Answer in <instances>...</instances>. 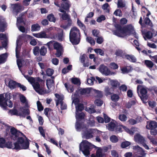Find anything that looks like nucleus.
<instances>
[{
  "label": "nucleus",
  "mask_w": 157,
  "mask_h": 157,
  "mask_svg": "<svg viewBox=\"0 0 157 157\" xmlns=\"http://www.w3.org/2000/svg\"><path fill=\"white\" fill-rule=\"evenodd\" d=\"M12 138L14 140L17 139V142L14 143V148L16 149H27L29 147V143L26 137L21 133L18 132L14 128L10 129Z\"/></svg>",
  "instance_id": "1"
},
{
  "label": "nucleus",
  "mask_w": 157,
  "mask_h": 157,
  "mask_svg": "<svg viewBox=\"0 0 157 157\" xmlns=\"http://www.w3.org/2000/svg\"><path fill=\"white\" fill-rule=\"evenodd\" d=\"M115 27L116 29L113 31V34L119 37H124L132 34L135 38H138V36L135 32L132 25H129L125 28H122L120 25L116 24Z\"/></svg>",
  "instance_id": "2"
},
{
  "label": "nucleus",
  "mask_w": 157,
  "mask_h": 157,
  "mask_svg": "<svg viewBox=\"0 0 157 157\" xmlns=\"http://www.w3.org/2000/svg\"><path fill=\"white\" fill-rule=\"evenodd\" d=\"M25 77L32 85L35 91L40 94H43L45 93L43 87L44 85V81L38 77L36 79L28 75H24Z\"/></svg>",
  "instance_id": "3"
},
{
  "label": "nucleus",
  "mask_w": 157,
  "mask_h": 157,
  "mask_svg": "<svg viewBox=\"0 0 157 157\" xmlns=\"http://www.w3.org/2000/svg\"><path fill=\"white\" fill-rule=\"evenodd\" d=\"M81 130H82V136L83 139H89L94 137L95 133L97 132L98 133L101 132L96 129L88 128L85 125L80 126Z\"/></svg>",
  "instance_id": "4"
},
{
  "label": "nucleus",
  "mask_w": 157,
  "mask_h": 157,
  "mask_svg": "<svg viewBox=\"0 0 157 157\" xmlns=\"http://www.w3.org/2000/svg\"><path fill=\"white\" fill-rule=\"evenodd\" d=\"M10 94L6 93L5 94V96L2 94H0V106L3 108V110L8 109L7 106L10 108L13 107V103L10 100Z\"/></svg>",
  "instance_id": "5"
},
{
  "label": "nucleus",
  "mask_w": 157,
  "mask_h": 157,
  "mask_svg": "<svg viewBox=\"0 0 157 157\" xmlns=\"http://www.w3.org/2000/svg\"><path fill=\"white\" fill-rule=\"evenodd\" d=\"M80 35L79 30L77 28L73 27L71 29L69 34V38L73 44L76 45L79 43Z\"/></svg>",
  "instance_id": "6"
},
{
  "label": "nucleus",
  "mask_w": 157,
  "mask_h": 157,
  "mask_svg": "<svg viewBox=\"0 0 157 157\" xmlns=\"http://www.w3.org/2000/svg\"><path fill=\"white\" fill-rule=\"evenodd\" d=\"M95 146L86 140H83L79 145V150L84 155L87 156L90 154V151Z\"/></svg>",
  "instance_id": "7"
},
{
  "label": "nucleus",
  "mask_w": 157,
  "mask_h": 157,
  "mask_svg": "<svg viewBox=\"0 0 157 157\" xmlns=\"http://www.w3.org/2000/svg\"><path fill=\"white\" fill-rule=\"evenodd\" d=\"M76 91L74 95H72V104L74 103L75 105L76 112L75 117H77L78 113L79 112H81L84 109L83 105L82 104H78L79 102V99L78 98V94H77Z\"/></svg>",
  "instance_id": "8"
},
{
  "label": "nucleus",
  "mask_w": 157,
  "mask_h": 157,
  "mask_svg": "<svg viewBox=\"0 0 157 157\" xmlns=\"http://www.w3.org/2000/svg\"><path fill=\"white\" fill-rule=\"evenodd\" d=\"M139 90L140 92V98L144 103H146L147 98V90L143 86L140 85L137 87V92L138 93Z\"/></svg>",
  "instance_id": "9"
},
{
  "label": "nucleus",
  "mask_w": 157,
  "mask_h": 157,
  "mask_svg": "<svg viewBox=\"0 0 157 157\" xmlns=\"http://www.w3.org/2000/svg\"><path fill=\"white\" fill-rule=\"evenodd\" d=\"M134 151V157H145L146 154L143 149L138 145L132 147Z\"/></svg>",
  "instance_id": "10"
},
{
  "label": "nucleus",
  "mask_w": 157,
  "mask_h": 157,
  "mask_svg": "<svg viewBox=\"0 0 157 157\" xmlns=\"http://www.w3.org/2000/svg\"><path fill=\"white\" fill-rule=\"evenodd\" d=\"M55 96L56 98V99H55L56 106H57L58 105L60 104L61 105V109L62 110L66 109L67 105L63 101L64 98L63 96H60L57 94H56Z\"/></svg>",
  "instance_id": "11"
},
{
  "label": "nucleus",
  "mask_w": 157,
  "mask_h": 157,
  "mask_svg": "<svg viewBox=\"0 0 157 157\" xmlns=\"http://www.w3.org/2000/svg\"><path fill=\"white\" fill-rule=\"evenodd\" d=\"M27 11L24 13H21L19 16V17L17 18V25L19 30L22 33H25L26 30L25 27L22 26L20 25L19 24L23 22L22 17L25 13H26Z\"/></svg>",
  "instance_id": "12"
},
{
  "label": "nucleus",
  "mask_w": 157,
  "mask_h": 157,
  "mask_svg": "<svg viewBox=\"0 0 157 157\" xmlns=\"http://www.w3.org/2000/svg\"><path fill=\"white\" fill-rule=\"evenodd\" d=\"M11 6L13 13H16L17 14L19 12L24 10V7L19 3L11 4Z\"/></svg>",
  "instance_id": "13"
},
{
  "label": "nucleus",
  "mask_w": 157,
  "mask_h": 157,
  "mask_svg": "<svg viewBox=\"0 0 157 157\" xmlns=\"http://www.w3.org/2000/svg\"><path fill=\"white\" fill-rule=\"evenodd\" d=\"M84 116L85 114L83 113H78L77 117H76L77 121L75 124V128L77 131H79L81 130V128L79 127L84 125L82 124H79L78 120L83 119Z\"/></svg>",
  "instance_id": "14"
},
{
  "label": "nucleus",
  "mask_w": 157,
  "mask_h": 157,
  "mask_svg": "<svg viewBox=\"0 0 157 157\" xmlns=\"http://www.w3.org/2000/svg\"><path fill=\"white\" fill-rule=\"evenodd\" d=\"M134 141L139 144H143V143L146 142L144 138L139 134H136L134 137Z\"/></svg>",
  "instance_id": "15"
},
{
  "label": "nucleus",
  "mask_w": 157,
  "mask_h": 157,
  "mask_svg": "<svg viewBox=\"0 0 157 157\" xmlns=\"http://www.w3.org/2000/svg\"><path fill=\"white\" fill-rule=\"evenodd\" d=\"M100 72L103 75L106 76L110 75V71L107 67L104 65H101L99 67Z\"/></svg>",
  "instance_id": "16"
},
{
  "label": "nucleus",
  "mask_w": 157,
  "mask_h": 157,
  "mask_svg": "<svg viewBox=\"0 0 157 157\" xmlns=\"http://www.w3.org/2000/svg\"><path fill=\"white\" fill-rule=\"evenodd\" d=\"M51 28H49L48 29L46 30V32H41L37 33H33V35L38 38H48L47 35L46 33V32H48L49 30H51Z\"/></svg>",
  "instance_id": "17"
},
{
  "label": "nucleus",
  "mask_w": 157,
  "mask_h": 157,
  "mask_svg": "<svg viewBox=\"0 0 157 157\" xmlns=\"http://www.w3.org/2000/svg\"><path fill=\"white\" fill-rule=\"evenodd\" d=\"M71 6V3L69 1L62 2L59 9H62L65 10H69Z\"/></svg>",
  "instance_id": "18"
},
{
  "label": "nucleus",
  "mask_w": 157,
  "mask_h": 157,
  "mask_svg": "<svg viewBox=\"0 0 157 157\" xmlns=\"http://www.w3.org/2000/svg\"><path fill=\"white\" fill-rule=\"evenodd\" d=\"M146 127L147 129H155L157 127V123L154 121H152L149 122H147Z\"/></svg>",
  "instance_id": "19"
},
{
  "label": "nucleus",
  "mask_w": 157,
  "mask_h": 157,
  "mask_svg": "<svg viewBox=\"0 0 157 157\" xmlns=\"http://www.w3.org/2000/svg\"><path fill=\"white\" fill-rule=\"evenodd\" d=\"M125 57L127 59L132 62L135 63L136 61V58L132 55L127 54L125 55Z\"/></svg>",
  "instance_id": "20"
},
{
  "label": "nucleus",
  "mask_w": 157,
  "mask_h": 157,
  "mask_svg": "<svg viewBox=\"0 0 157 157\" xmlns=\"http://www.w3.org/2000/svg\"><path fill=\"white\" fill-rule=\"evenodd\" d=\"M59 11L63 13L62 15V18L63 20H67L70 18V16L66 13V12L65 10L62 9H59Z\"/></svg>",
  "instance_id": "21"
},
{
  "label": "nucleus",
  "mask_w": 157,
  "mask_h": 157,
  "mask_svg": "<svg viewBox=\"0 0 157 157\" xmlns=\"http://www.w3.org/2000/svg\"><path fill=\"white\" fill-rule=\"evenodd\" d=\"M7 57V53L0 55V65L4 63L6 61Z\"/></svg>",
  "instance_id": "22"
},
{
  "label": "nucleus",
  "mask_w": 157,
  "mask_h": 157,
  "mask_svg": "<svg viewBox=\"0 0 157 157\" xmlns=\"http://www.w3.org/2000/svg\"><path fill=\"white\" fill-rule=\"evenodd\" d=\"M46 84L47 88L48 89H50L52 87L54 86V81L52 79H48L46 81Z\"/></svg>",
  "instance_id": "23"
},
{
  "label": "nucleus",
  "mask_w": 157,
  "mask_h": 157,
  "mask_svg": "<svg viewBox=\"0 0 157 157\" xmlns=\"http://www.w3.org/2000/svg\"><path fill=\"white\" fill-rule=\"evenodd\" d=\"M9 114H10L11 116L15 115L17 116H23L20 112H18L16 109H10L8 112Z\"/></svg>",
  "instance_id": "24"
},
{
  "label": "nucleus",
  "mask_w": 157,
  "mask_h": 157,
  "mask_svg": "<svg viewBox=\"0 0 157 157\" xmlns=\"http://www.w3.org/2000/svg\"><path fill=\"white\" fill-rule=\"evenodd\" d=\"M132 69V68L130 66H127L122 67L121 69L122 73L123 74L127 73L131 71Z\"/></svg>",
  "instance_id": "25"
},
{
  "label": "nucleus",
  "mask_w": 157,
  "mask_h": 157,
  "mask_svg": "<svg viewBox=\"0 0 157 157\" xmlns=\"http://www.w3.org/2000/svg\"><path fill=\"white\" fill-rule=\"evenodd\" d=\"M64 86L69 92L71 93L74 91L73 86L69 83H65Z\"/></svg>",
  "instance_id": "26"
},
{
  "label": "nucleus",
  "mask_w": 157,
  "mask_h": 157,
  "mask_svg": "<svg viewBox=\"0 0 157 157\" xmlns=\"http://www.w3.org/2000/svg\"><path fill=\"white\" fill-rule=\"evenodd\" d=\"M102 149L100 148H98L96 151V155L92 154L90 157H102Z\"/></svg>",
  "instance_id": "27"
},
{
  "label": "nucleus",
  "mask_w": 157,
  "mask_h": 157,
  "mask_svg": "<svg viewBox=\"0 0 157 157\" xmlns=\"http://www.w3.org/2000/svg\"><path fill=\"white\" fill-rule=\"evenodd\" d=\"M82 95H86L88 94L90 92V88H86L84 89H81L79 91Z\"/></svg>",
  "instance_id": "28"
},
{
  "label": "nucleus",
  "mask_w": 157,
  "mask_h": 157,
  "mask_svg": "<svg viewBox=\"0 0 157 157\" xmlns=\"http://www.w3.org/2000/svg\"><path fill=\"white\" fill-rule=\"evenodd\" d=\"M40 28V27L38 24H33L31 26V31L32 32L38 31Z\"/></svg>",
  "instance_id": "29"
},
{
  "label": "nucleus",
  "mask_w": 157,
  "mask_h": 157,
  "mask_svg": "<svg viewBox=\"0 0 157 157\" xmlns=\"http://www.w3.org/2000/svg\"><path fill=\"white\" fill-rule=\"evenodd\" d=\"M15 81L10 80L9 82L8 86L11 89H13L17 86V84Z\"/></svg>",
  "instance_id": "30"
},
{
  "label": "nucleus",
  "mask_w": 157,
  "mask_h": 157,
  "mask_svg": "<svg viewBox=\"0 0 157 157\" xmlns=\"http://www.w3.org/2000/svg\"><path fill=\"white\" fill-rule=\"evenodd\" d=\"M95 106L94 105H91L90 107L87 108L86 109V110L90 113H94L96 112L95 110Z\"/></svg>",
  "instance_id": "31"
},
{
  "label": "nucleus",
  "mask_w": 157,
  "mask_h": 157,
  "mask_svg": "<svg viewBox=\"0 0 157 157\" xmlns=\"http://www.w3.org/2000/svg\"><path fill=\"white\" fill-rule=\"evenodd\" d=\"M19 96L21 101L23 103L25 104V105H26L27 103V101L26 98L24 95L21 94H20Z\"/></svg>",
  "instance_id": "32"
},
{
  "label": "nucleus",
  "mask_w": 157,
  "mask_h": 157,
  "mask_svg": "<svg viewBox=\"0 0 157 157\" xmlns=\"http://www.w3.org/2000/svg\"><path fill=\"white\" fill-rule=\"evenodd\" d=\"M144 62L147 67L150 69L152 68L154 65L153 63L152 62V61L150 60H145Z\"/></svg>",
  "instance_id": "33"
},
{
  "label": "nucleus",
  "mask_w": 157,
  "mask_h": 157,
  "mask_svg": "<svg viewBox=\"0 0 157 157\" xmlns=\"http://www.w3.org/2000/svg\"><path fill=\"white\" fill-rule=\"evenodd\" d=\"M47 52V49L45 46H42L40 50V53L41 56H45Z\"/></svg>",
  "instance_id": "34"
},
{
  "label": "nucleus",
  "mask_w": 157,
  "mask_h": 157,
  "mask_svg": "<svg viewBox=\"0 0 157 157\" xmlns=\"http://www.w3.org/2000/svg\"><path fill=\"white\" fill-rule=\"evenodd\" d=\"M116 125L115 123L111 122L108 124V128L109 130L113 131L116 127Z\"/></svg>",
  "instance_id": "35"
},
{
  "label": "nucleus",
  "mask_w": 157,
  "mask_h": 157,
  "mask_svg": "<svg viewBox=\"0 0 157 157\" xmlns=\"http://www.w3.org/2000/svg\"><path fill=\"white\" fill-rule=\"evenodd\" d=\"M6 27V23L0 19V31L3 32L5 30V28Z\"/></svg>",
  "instance_id": "36"
},
{
  "label": "nucleus",
  "mask_w": 157,
  "mask_h": 157,
  "mask_svg": "<svg viewBox=\"0 0 157 157\" xmlns=\"http://www.w3.org/2000/svg\"><path fill=\"white\" fill-rule=\"evenodd\" d=\"M120 98L119 96L116 94H113L111 96V99L113 101H117Z\"/></svg>",
  "instance_id": "37"
},
{
  "label": "nucleus",
  "mask_w": 157,
  "mask_h": 157,
  "mask_svg": "<svg viewBox=\"0 0 157 157\" xmlns=\"http://www.w3.org/2000/svg\"><path fill=\"white\" fill-rule=\"evenodd\" d=\"M6 146V142L5 139L0 137V147L3 148Z\"/></svg>",
  "instance_id": "38"
},
{
  "label": "nucleus",
  "mask_w": 157,
  "mask_h": 157,
  "mask_svg": "<svg viewBox=\"0 0 157 157\" xmlns=\"http://www.w3.org/2000/svg\"><path fill=\"white\" fill-rule=\"evenodd\" d=\"M119 119L121 121L124 122L127 119L126 116L124 114H120L118 117Z\"/></svg>",
  "instance_id": "39"
},
{
  "label": "nucleus",
  "mask_w": 157,
  "mask_h": 157,
  "mask_svg": "<svg viewBox=\"0 0 157 157\" xmlns=\"http://www.w3.org/2000/svg\"><path fill=\"white\" fill-rule=\"evenodd\" d=\"M54 49L57 50H61L62 48L61 45L58 42H55L54 44Z\"/></svg>",
  "instance_id": "40"
},
{
  "label": "nucleus",
  "mask_w": 157,
  "mask_h": 157,
  "mask_svg": "<svg viewBox=\"0 0 157 157\" xmlns=\"http://www.w3.org/2000/svg\"><path fill=\"white\" fill-rule=\"evenodd\" d=\"M109 5L108 3H105L102 6V8L106 13H109Z\"/></svg>",
  "instance_id": "41"
},
{
  "label": "nucleus",
  "mask_w": 157,
  "mask_h": 157,
  "mask_svg": "<svg viewBox=\"0 0 157 157\" xmlns=\"http://www.w3.org/2000/svg\"><path fill=\"white\" fill-rule=\"evenodd\" d=\"M47 18L50 21L55 22L56 21V18L54 15L52 14H51L48 15L47 16Z\"/></svg>",
  "instance_id": "42"
},
{
  "label": "nucleus",
  "mask_w": 157,
  "mask_h": 157,
  "mask_svg": "<svg viewBox=\"0 0 157 157\" xmlns=\"http://www.w3.org/2000/svg\"><path fill=\"white\" fill-rule=\"evenodd\" d=\"M86 40L92 45H94L95 44V41L91 37H87L86 38Z\"/></svg>",
  "instance_id": "43"
},
{
  "label": "nucleus",
  "mask_w": 157,
  "mask_h": 157,
  "mask_svg": "<svg viewBox=\"0 0 157 157\" xmlns=\"http://www.w3.org/2000/svg\"><path fill=\"white\" fill-rule=\"evenodd\" d=\"M95 96L98 98H101L103 94L101 91L96 90H94Z\"/></svg>",
  "instance_id": "44"
},
{
  "label": "nucleus",
  "mask_w": 157,
  "mask_h": 157,
  "mask_svg": "<svg viewBox=\"0 0 157 157\" xmlns=\"http://www.w3.org/2000/svg\"><path fill=\"white\" fill-rule=\"evenodd\" d=\"M131 144V143L128 141H126L122 142L121 144V147L122 148H126Z\"/></svg>",
  "instance_id": "45"
},
{
  "label": "nucleus",
  "mask_w": 157,
  "mask_h": 157,
  "mask_svg": "<svg viewBox=\"0 0 157 157\" xmlns=\"http://www.w3.org/2000/svg\"><path fill=\"white\" fill-rule=\"evenodd\" d=\"M144 22L147 25H149L151 27L152 26V23L149 18L147 17H146L145 18Z\"/></svg>",
  "instance_id": "46"
},
{
  "label": "nucleus",
  "mask_w": 157,
  "mask_h": 157,
  "mask_svg": "<svg viewBox=\"0 0 157 157\" xmlns=\"http://www.w3.org/2000/svg\"><path fill=\"white\" fill-rule=\"evenodd\" d=\"M71 81L74 84L77 85L80 84V81L79 79L76 78H71Z\"/></svg>",
  "instance_id": "47"
},
{
  "label": "nucleus",
  "mask_w": 157,
  "mask_h": 157,
  "mask_svg": "<svg viewBox=\"0 0 157 157\" xmlns=\"http://www.w3.org/2000/svg\"><path fill=\"white\" fill-rule=\"evenodd\" d=\"M110 140L113 143H116L118 140V139L115 135H112L110 138Z\"/></svg>",
  "instance_id": "48"
},
{
  "label": "nucleus",
  "mask_w": 157,
  "mask_h": 157,
  "mask_svg": "<svg viewBox=\"0 0 157 157\" xmlns=\"http://www.w3.org/2000/svg\"><path fill=\"white\" fill-rule=\"evenodd\" d=\"M125 3L122 0H118L117 2V6L118 8H123L125 6Z\"/></svg>",
  "instance_id": "49"
},
{
  "label": "nucleus",
  "mask_w": 157,
  "mask_h": 157,
  "mask_svg": "<svg viewBox=\"0 0 157 157\" xmlns=\"http://www.w3.org/2000/svg\"><path fill=\"white\" fill-rule=\"evenodd\" d=\"M106 19L105 17L103 15H101L98 17L97 19V21L98 23H100L102 21L105 20Z\"/></svg>",
  "instance_id": "50"
},
{
  "label": "nucleus",
  "mask_w": 157,
  "mask_h": 157,
  "mask_svg": "<svg viewBox=\"0 0 157 157\" xmlns=\"http://www.w3.org/2000/svg\"><path fill=\"white\" fill-rule=\"evenodd\" d=\"M95 80V78L93 77H90V78H88L87 82L88 84L90 85H92L94 84V82Z\"/></svg>",
  "instance_id": "51"
},
{
  "label": "nucleus",
  "mask_w": 157,
  "mask_h": 157,
  "mask_svg": "<svg viewBox=\"0 0 157 157\" xmlns=\"http://www.w3.org/2000/svg\"><path fill=\"white\" fill-rule=\"evenodd\" d=\"M33 52L34 54L36 56L39 54L40 52L39 47L38 46H36L33 49Z\"/></svg>",
  "instance_id": "52"
},
{
  "label": "nucleus",
  "mask_w": 157,
  "mask_h": 157,
  "mask_svg": "<svg viewBox=\"0 0 157 157\" xmlns=\"http://www.w3.org/2000/svg\"><path fill=\"white\" fill-rule=\"evenodd\" d=\"M94 51L95 53L97 54H99L101 56H103L104 55V51L101 49H95L94 50Z\"/></svg>",
  "instance_id": "53"
},
{
  "label": "nucleus",
  "mask_w": 157,
  "mask_h": 157,
  "mask_svg": "<svg viewBox=\"0 0 157 157\" xmlns=\"http://www.w3.org/2000/svg\"><path fill=\"white\" fill-rule=\"evenodd\" d=\"M29 109H25L23 110L22 113H21L23 116H20L25 117L26 115L29 114Z\"/></svg>",
  "instance_id": "54"
},
{
  "label": "nucleus",
  "mask_w": 157,
  "mask_h": 157,
  "mask_svg": "<svg viewBox=\"0 0 157 157\" xmlns=\"http://www.w3.org/2000/svg\"><path fill=\"white\" fill-rule=\"evenodd\" d=\"M54 41H51L44 45H47L48 47V49L50 50L52 48V46H54Z\"/></svg>",
  "instance_id": "55"
},
{
  "label": "nucleus",
  "mask_w": 157,
  "mask_h": 157,
  "mask_svg": "<svg viewBox=\"0 0 157 157\" xmlns=\"http://www.w3.org/2000/svg\"><path fill=\"white\" fill-rule=\"evenodd\" d=\"M54 70L51 68H48L46 71V74L48 76H52L54 73Z\"/></svg>",
  "instance_id": "56"
},
{
  "label": "nucleus",
  "mask_w": 157,
  "mask_h": 157,
  "mask_svg": "<svg viewBox=\"0 0 157 157\" xmlns=\"http://www.w3.org/2000/svg\"><path fill=\"white\" fill-rule=\"evenodd\" d=\"M114 14L116 16H119V17H121L122 16V13L120 10L117 9L116 10L114 13Z\"/></svg>",
  "instance_id": "57"
},
{
  "label": "nucleus",
  "mask_w": 157,
  "mask_h": 157,
  "mask_svg": "<svg viewBox=\"0 0 157 157\" xmlns=\"http://www.w3.org/2000/svg\"><path fill=\"white\" fill-rule=\"evenodd\" d=\"M36 104L38 110L40 111L43 110V107L40 102L39 101H38L37 102Z\"/></svg>",
  "instance_id": "58"
},
{
  "label": "nucleus",
  "mask_w": 157,
  "mask_h": 157,
  "mask_svg": "<svg viewBox=\"0 0 157 157\" xmlns=\"http://www.w3.org/2000/svg\"><path fill=\"white\" fill-rule=\"evenodd\" d=\"M121 128H123L124 129L125 131L127 132L128 133H129L130 134L132 135L133 134V132L130 131L129 129H128L127 127H126L125 126H124L123 125H121Z\"/></svg>",
  "instance_id": "59"
},
{
  "label": "nucleus",
  "mask_w": 157,
  "mask_h": 157,
  "mask_svg": "<svg viewBox=\"0 0 157 157\" xmlns=\"http://www.w3.org/2000/svg\"><path fill=\"white\" fill-rule=\"evenodd\" d=\"M77 22L78 26L83 30L85 29V26L78 19Z\"/></svg>",
  "instance_id": "60"
},
{
  "label": "nucleus",
  "mask_w": 157,
  "mask_h": 157,
  "mask_svg": "<svg viewBox=\"0 0 157 157\" xmlns=\"http://www.w3.org/2000/svg\"><path fill=\"white\" fill-rule=\"evenodd\" d=\"M134 44L136 46V48L139 51H140L141 50L139 46H140V44L139 42L136 40H135L133 41Z\"/></svg>",
  "instance_id": "61"
},
{
  "label": "nucleus",
  "mask_w": 157,
  "mask_h": 157,
  "mask_svg": "<svg viewBox=\"0 0 157 157\" xmlns=\"http://www.w3.org/2000/svg\"><path fill=\"white\" fill-rule=\"evenodd\" d=\"M39 130L41 135L45 138V137L44 130L41 127H39Z\"/></svg>",
  "instance_id": "62"
},
{
  "label": "nucleus",
  "mask_w": 157,
  "mask_h": 157,
  "mask_svg": "<svg viewBox=\"0 0 157 157\" xmlns=\"http://www.w3.org/2000/svg\"><path fill=\"white\" fill-rule=\"evenodd\" d=\"M110 67L111 68L114 69L118 68V65L114 63H110Z\"/></svg>",
  "instance_id": "63"
},
{
  "label": "nucleus",
  "mask_w": 157,
  "mask_h": 157,
  "mask_svg": "<svg viewBox=\"0 0 157 157\" xmlns=\"http://www.w3.org/2000/svg\"><path fill=\"white\" fill-rule=\"evenodd\" d=\"M17 86L19 87L20 89H22V90L24 91L26 90V87L24 85H22L20 83H17Z\"/></svg>",
  "instance_id": "64"
}]
</instances>
